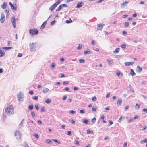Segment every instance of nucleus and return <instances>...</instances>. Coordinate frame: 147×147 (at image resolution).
<instances>
[{
  "label": "nucleus",
  "instance_id": "nucleus-43",
  "mask_svg": "<svg viewBox=\"0 0 147 147\" xmlns=\"http://www.w3.org/2000/svg\"><path fill=\"white\" fill-rule=\"evenodd\" d=\"M88 121L87 119H84L83 121V123L86 124H88Z\"/></svg>",
  "mask_w": 147,
  "mask_h": 147
},
{
  "label": "nucleus",
  "instance_id": "nucleus-7",
  "mask_svg": "<svg viewBox=\"0 0 147 147\" xmlns=\"http://www.w3.org/2000/svg\"><path fill=\"white\" fill-rule=\"evenodd\" d=\"M15 19L14 17H12L11 19V20L12 23V26L13 28H15L16 26Z\"/></svg>",
  "mask_w": 147,
  "mask_h": 147
},
{
  "label": "nucleus",
  "instance_id": "nucleus-47",
  "mask_svg": "<svg viewBox=\"0 0 147 147\" xmlns=\"http://www.w3.org/2000/svg\"><path fill=\"white\" fill-rule=\"evenodd\" d=\"M96 107L95 106H93L92 108V110L94 111H96Z\"/></svg>",
  "mask_w": 147,
  "mask_h": 147
},
{
  "label": "nucleus",
  "instance_id": "nucleus-48",
  "mask_svg": "<svg viewBox=\"0 0 147 147\" xmlns=\"http://www.w3.org/2000/svg\"><path fill=\"white\" fill-rule=\"evenodd\" d=\"M74 143L75 144H77L78 145H79V142L78 141V140H75L74 141Z\"/></svg>",
  "mask_w": 147,
  "mask_h": 147
},
{
  "label": "nucleus",
  "instance_id": "nucleus-28",
  "mask_svg": "<svg viewBox=\"0 0 147 147\" xmlns=\"http://www.w3.org/2000/svg\"><path fill=\"white\" fill-rule=\"evenodd\" d=\"M51 101V99L48 98L45 101V102L47 104H49Z\"/></svg>",
  "mask_w": 147,
  "mask_h": 147
},
{
  "label": "nucleus",
  "instance_id": "nucleus-60",
  "mask_svg": "<svg viewBox=\"0 0 147 147\" xmlns=\"http://www.w3.org/2000/svg\"><path fill=\"white\" fill-rule=\"evenodd\" d=\"M133 121V119L132 118H131L130 119V120L128 121V122L130 123L132 122Z\"/></svg>",
  "mask_w": 147,
  "mask_h": 147
},
{
  "label": "nucleus",
  "instance_id": "nucleus-24",
  "mask_svg": "<svg viewBox=\"0 0 147 147\" xmlns=\"http://www.w3.org/2000/svg\"><path fill=\"white\" fill-rule=\"evenodd\" d=\"M119 50H120V49L119 48H117L114 51H113V53L114 54L117 53L119 52Z\"/></svg>",
  "mask_w": 147,
  "mask_h": 147
},
{
  "label": "nucleus",
  "instance_id": "nucleus-15",
  "mask_svg": "<svg viewBox=\"0 0 147 147\" xmlns=\"http://www.w3.org/2000/svg\"><path fill=\"white\" fill-rule=\"evenodd\" d=\"M56 5L54 3L53 4L51 7L49 8V9L51 11L53 10L55 8L57 7Z\"/></svg>",
  "mask_w": 147,
  "mask_h": 147
},
{
  "label": "nucleus",
  "instance_id": "nucleus-40",
  "mask_svg": "<svg viewBox=\"0 0 147 147\" xmlns=\"http://www.w3.org/2000/svg\"><path fill=\"white\" fill-rule=\"evenodd\" d=\"M140 107V105L138 103H136V104L135 107L136 108H138V109H139V107Z\"/></svg>",
  "mask_w": 147,
  "mask_h": 147
},
{
  "label": "nucleus",
  "instance_id": "nucleus-13",
  "mask_svg": "<svg viewBox=\"0 0 147 147\" xmlns=\"http://www.w3.org/2000/svg\"><path fill=\"white\" fill-rule=\"evenodd\" d=\"M134 63V62H125L124 63L125 65L126 66H129L131 65H132Z\"/></svg>",
  "mask_w": 147,
  "mask_h": 147
},
{
  "label": "nucleus",
  "instance_id": "nucleus-12",
  "mask_svg": "<svg viewBox=\"0 0 147 147\" xmlns=\"http://www.w3.org/2000/svg\"><path fill=\"white\" fill-rule=\"evenodd\" d=\"M84 5V3L82 2H79L76 5V8H79L80 7H82Z\"/></svg>",
  "mask_w": 147,
  "mask_h": 147
},
{
  "label": "nucleus",
  "instance_id": "nucleus-58",
  "mask_svg": "<svg viewBox=\"0 0 147 147\" xmlns=\"http://www.w3.org/2000/svg\"><path fill=\"white\" fill-rule=\"evenodd\" d=\"M129 108V107L128 105H127L125 107V110L127 111Z\"/></svg>",
  "mask_w": 147,
  "mask_h": 147
},
{
  "label": "nucleus",
  "instance_id": "nucleus-62",
  "mask_svg": "<svg viewBox=\"0 0 147 147\" xmlns=\"http://www.w3.org/2000/svg\"><path fill=\"white\" fill-rule=\"evenodd\" d=\"M87 134H90L91 133V131L90 129H88L87 131Z\"/></svg>",
  "mask_w": 147,
  "mask_h": 147
},
{
  "label": "nucleus",
  "instance_id": "nucleus-14",
  "mask_svg": "<svg viewBox=\"0 0 147 147\" xmlns=\"http://www.w3.org/2000/svg\"><path fill=\"white\" fill-rule=\"evenodd\" d=\"M104 25V24H98L97 28V29L99 30H101Z\"/></svg>",
  "mask_w": 147,
  "mask_h": 147
},
{
  "label": "nucleus",
  "instance_id": "nucleus-29",
  "mask_svg": "<svg viewBox=\"0 0 147 147\" xmlns=\"http://www.w3.org/2000/svg\"><path fill=\"white\" fill-rule=\"evenodd\" d=\"M129 74H130L132 76H133L136 74L134 72L133 70L132 69H131V72Z\"/></svg>",
  "mask_w": 147,
  "mask_h": 147
},
{
  "label": "nucleus",
  "instance_id": "nucleus-53",
  "mask_svg": "<svg viewBox=\"0 0 147 147\" xmlns=\"http://www.w3.org/2000/svg\"><path fill=\"white\" fill-rule=\"evenodd\" d=\"M70 20V21L68 20H66V22L67 23H69L71 22H72V21L71 19Z\"/></svg>",
  "mask_w": 147,
  "mask_h": 147
},
{
  "label": "nucleus",
  "instance_id": "nucleus-23",
  "mask_svg": "<svg viewBox=\"0 0 147 147\" xmlns=\"http://www.w3.org/2000/svg\"><path fill=\"white\" fill-rule=\"evenodd\" d=\"M7 4L6 2H4L1 5V7L4 9H5L7 7Z\"/></svg>",
  "mask_w": 147,
  "mask_h": 147
},
{
  "label": "nucleus",
  "instance_id": "nucleus-33",
  "mask_svg": "<svg viewBox=\"0 0 147 147\" xmlns=\"http://www.w3.org/2000/svg\"><path fill=\"white\" fill-rule=\"evenodd\" d=\"M12 48V47H3V49L5 50H8Z\"/></svg>",
  "mask_w": 147,
  "mask_h": 147
},
{
  "label": "nucleus",
  "instance_id": "nucleus-32",
  "mask_svg": "<svg viewBox=\"0 0 147 147\" xmlns=\"http://www.w3.org/2000/svg\"><path fill=\"white\" fill-rule=\"evenodd\" d=\"M79 62L81 63H84L85 62V60L83 59H80L79 60Z\"/></svg>",
  "mask_w": 147,
  "mask_h": 147
},
{
  "label": "nucleus",
  "instance_id": "nucleus-20",
  "mask_svg": "<svg viewBox=\"0 0 147 147\" xmlns=\"http://www.w3.org/2000/svg\"><path fill=\"white\" fill-rule=\"evenodd\" d=\"M128 3V2L126 1L123 2L121 4V7H124L126 6L127 4Z\"/></svg>",
  "mask_w": 147,
  "mask_h": 147
},
{
  "label": "nucleus",
  "instance_id": "nucleus-22",
  "mask_svg": "<svg viewBox=\"0 0 147 147\" xmlns=\"http://www.w3.org/2000/svg\"><path fill=\"white\" fill-rule=\"evenodd\" d=\"M55 62H53L51 64V69H55Z\"/></svg>",
  "mask_w": 147,
  "mask_h": 147
},
{
  "label": "nucleus",
  "instance_id": "nucleus-64",
  "mask_svg": "<svg viewBox=\"0 0 147 147\" xmlns=\"http://www.w3.org/2000/svg\"><path fill=\"white\" fill-rule=\"evenodd\" d=\"M146 129H147V126H145L142 129V130H146Z\"/></svg>",
  "mask_w": 147,
  "mask_h": 147
},
{
  "label": "nucleus",
  "instance_id": "nucleus-50",
  "mask_svg": "<svg viewBox=\"0 0 147 147\" xmlns=\"http://www.w3.org/2000/svg\"><path fill=\"white\" fill-rule=\"evenodd\" d=\"M121 47L122 49H124L126 47V45L124 44H122L121 46Z\"/></svg>",
  "mask_w": 147,
  "mask_h": 147
},
{
  "label": "nucleus",
  "instance_id": "nucleus-18",
  "mask_svg": "<svg viewBox=\"0 0 147 147\" xmlns=\"http://www.w3.org/2000/svg\"><path fill=\"white\" fill-rule=\"evenodd\" d=\"M129 87L130 90V91L133 93H135V91L131 84H129Z\"/></svg>",
  "mask_w": 147,
  "mask_h": 147
},
{
  "label": "nucleus",
  "instance_id": "nucleus-39",
  "mask_svg": "<svg viewBox=\"0 0 147 147\" xmlns=\"http://www.w3.org/2000/svg\"><path fill=\"white\" fill-rule=\"evenodd\" d=\"M53 140L54 141L56 142H57V143H58V144H60V142L57 139H53Z\"/></svg>",
  "mask_w": 147,
  "mask_h": 147
},
{
  "label": "nucleus",
  "instance_id": "nucleus-51",
  "mask_svg": "<svg viewBox=\"0 0 147 147\" xmlns=\"http://www.w3.org/2000/svg\"><path fill=\"white\" fill-rule=\"evenodd\" d=\"M109 125L110 126L113 123V122L111 120H109Z\"/></svg>",
  "mask_w": 147,
  "mask_h": 147
},
{
  "label": "nucleus",
  "instance_id": "nucleus-34",
  "mask_svg": "<svg viewBox=\"0 0 147 147\" xmlns=\"http://www.w3.org/2000/svg\"><path fill=\"white\" fill-rule=\"evenodd\" d=\"M31 115L32 117H36V115L34 111H31Z\"/></svg>",
  "mask_w": 147,
  "mask_h": 147
},
{
  "label": "nucleus",
  "instance_id": "nucleus-59",
  "mask_svg": "<svg viewBox=\"0 0 147 147\" xmlns=\"http://www.w3.org/2000/svg\"><path fill=\"white\" fill-rule=\"evenodd\" d=\"M71 132L70 131H68L67 132V135H71Z\"/></svg>",
  "mask_w": 147,
  "mask_h": 147
},
{
  "label": "nucleus",
  "instance_id": "nucleus-31",
  "mask_svg": "<svg viewBox=\"0 0 147 147\" xmlns=\"http://www.w3.org/2000/svg\"><path fill=\"white\" fill-rule=\"evenodd\" d=\"M28 108L30 110H32L33 109V105L32 104L29 105L28 106Z\"/></svg>",
  "mask_w": 147,
  "mask_h": 147
},
{
  "label": "nucleus",
  "instance_id": "nucleus-41",
  "mask_svg": "<svg viewBox=\"0 0 147 147\" xmlns=\"http://www.w3.org/2000/svg\"><path fill=\"white\" fill-rule=\"evenodd\" d=\"M107 61L108 62L109 65L112 63V62L110 61V60L108 59L107 60Z\"/></svg>",
  "mask_w": 147,
  "mask_h": 147
},
{
  "label": "nucleus",
  "instance_id": "nucleus-4",
  "mask_svg": "<svg viewBox=\"0 0 147 147\" xmlns=\"http://www.w3.org/2000/svg\"><path fill=\"white\" fill-rule=\"evenodd\" d=\"M15 135L18 140L21 139V134L19 131H16L15 133Z\"/></svg>",
  "mask_w": 147,
  "mask_h": 147
},
{
  "label": "nucleus",
  "instance_id": "nucleus-54",
  "mask_svg": "<svg viewBox=\"0 0 147 147\" xmlns=\"http://www.w3.org/2000/svg\"><path fill=\"white\" fill-rule=\"evenodd\" d=\"M96 98L95 97H93L92 98V101H95L96 100Z\"/></svg>",
  "mask_w": 147,
  "mask_h": 147
},
{
  "label": "nucleus",
  "instance_id": "nucleus-10",
  "mask_svg": "<svg viewBox=\"0 0 147 147\" xmlns=\"http://www.w3.org/2000/svg\"><path fill=\"white\" fill-rule=\"evenodd\" d=\"M28 125L29 127H33L34 126L33 121L31 120H29Z\"/></svg>",
  "mask_w": 147,
  "mask_h": 147
},
{
  "label": "nucleus",
  "instance_id": "nucleus-61",
  "mask_svg": "<svg viewBox=\"0 0 147 147\" xmlns=\"http://www.w3.org/2000/svg\"><path fill=\"white\" fill-rule=\"evenodd\" d=\"M67 98V96H64L62 98V99L63 100H65Z\"/></svg>",
  "mask_w": 147,
  "mask_h": 147
},
{
  "label": "nucleus",
  "instance_id": "nucleus-25",
  "mask_svg": "<svg viewBox=\"0 0 147 147\" xmlns=\"http://www.w3.org/2000/svg\"><path fill=\"white\" fill-rule=\"evenodd\" d=\"M49 90V89H48V88L45 87H44L42 91L44 93H46Z\"/></svg>",
  "mask_w": 147,
  "mask_h": 147
},
{
  "label": "nucleus",
  "instance_id": "nucleus-35",
  "mask_svg": "<svg viewBox=\"0 0 147 147\" xmlns=\"http://www.w3.org/2000/svg\"><path fill=\"white\" fill-rule=\"evenodd\" d=\"M147 142V139H145L142 140L140 142V143L142 144L144 143Z\"/></svg>",
  "mask_w": 147,
  "mask_h": 147
},
{
  "label": "nucleus",
  "instance_id": "nucleus-17",
  "mask_svg": "<svg viewBox=\"0 0 147 147\" xmlns=\"http://www.w3.org/2000/svg\"><path fill=\"white\" fill-rule=\"evenodd\" d=\"M142 70V68L140 67L138 65L137 67L136 71L138 72H140Z\"/></svg>",
  "mask_w": 147,
  "mask_h": 147
},
{
  "label": "nucleus",
  "instance_id": "nucleus-9",
  "mask_svg": "<svg viewBox=\"0 0 147 147\" xmlns=\"http://www.w3.org/2000/svg\"><path fill=\"white\" fill-rule=\"evenodd\" d=\"M5 16L4 14L3 13H1V14L0 21L2 23H3L4 22L5 20Z\"/></svg>",
  "mask_w": 147,
  "mask_h": 147
},
{
  "label": "nucleus",
  "instance_id": "nucleus-44",
  "mask_svg": "<svg viewBox=\"0 0 147 147\" xmlns=\"http://www.w3.org/2000/svg\"><path fill=\"white\" fill-rule=\"evenodd\" d=\"M82 47V45L81 44H79L77 47V49L78 50L80 49Z\"/></svg>",
  "mask_w": 147,
  "mask_h": 147
},
{
  "label": "nucleus",
  "instance_id": "nucleus-45",
  "mask_svg": "<svg viewBox=\"0 0 147 147\" xmlns=\"http://www.w3.org/2000/svg\"><path fill=\"white\" fill-rule=\"evenodd\" d=\"M129 22H126L125 23V25H124V27H127L128 26H129Z\"/></svg>",
  "mask_w": 147,
  "mask_h": 147
},
{
  "label": "nucleus",
  "instance_id": "nucleus-5",
  "mask_svg": "<svg viewBox=\"0 0 147 147\" xmlns=\"http://www.w3.org/2000/svg\"><path fill=\"white\" fill-rule=\"evenodd\" d=\"M36 44V43H32L31 44H30V49L31 51L32 52L33 51L35 50V45Z\"/></svg>",
  "mask_w": 147,
  "mask_h": 147
},
{
  "label": "nucleus",
  "instance_id": "nucleus-42",
  "mask_svg": "<svg viewBox=\"0 0 147 147\" xmlns=\"http://www.w3.org/2000/svg\"><path fill=\"white\" fill-rule=\"evenodd\" d=\"M40 111L42 112H45V111L44 109V107L42 106L41 108Z\"/></svg>",
  "mask_w": 147,
  "mask_h": 147
},
{
  "label": "nucleus",
  "instance_id": "nucleus-49",
  "mask_svg": "<svg viewBox=\"0 0 147 147\" xmlns=\"http://www.w3.org/2000/svg\"><path fill=\"white\" fill-rule=\"evenodd\" d=\"M38 99V97L37 96H35L33 97V99L34 100H37Z\"/></svg>",
  "mask_w": 147,
  "mask_h": 147
},
{
  "label": "nucleus",
  "instance_id": "nucleus-16",
  "mask_svg": "<svg viewBox=\"0 0 147 147\" xmlns=\"http://www.w3.org/2000/svg\"><path fill=\"white\" fill-rule=\"evenodd\" d=\"M5 55L4 51L2 50L0 48V57H2Z\"/></svg>",
  "mask_w": 147,
  "mask_h": 147
},
{
  "label": "nucleus",
  "instance_id": "nucleus-8",
  "mask_svg": "<svg viewBox=\"0 0 147 147\" xmlns=\"http://www.w3.org/2000/svg\"><path fill=\"white\" fill-rule=\"evenodd\" d=\"M9 3L12 9L15 11H16V10L17 6L16 4H15L14 5L11 2H9Z\"/></svg>",
  "mask_w": 147,
  "mask_h": 147
},
{
  "label": "nucleus",
  "instance_id": "nucleus-19",
  "mask_svg": "<svg viewBox=\"0 0 147 147\" xmlns=\"http://www.w3.org/2000/svg\"><path fill=\"white\" fill-rule=\"evenodd\" d=\"M122 100L121 98H119L117 100V105L119 106L122 103Z\"/></svg>",
  "mask_w": 147,
  "mask_h": 147
},
{
  "label": "nucleus",
  "instance_id": "nucleus-56",
  "mask_svg": "<svg viewBox=\"0 0 147 147\" xmlns=\"http://www.w3.org/2000/svg\"><path fill=\"white\" fill-rule=\"evenodd\" d=\"M35 107L37 110H38L39 109L38 106V105H35Z\"/></svg>",
  "mask_w": 147,
  "mask_h": 147
},
{
  "label": "nucleus",
  "instance_id": "nucleus-36",
  "mask_svg": "<svg viewBox=\"0 0 147 147\" xmlns=\"http://www.w3.org/2000/svg\"><path fill=\"white\" fill-rule=\"evenodd\" d=\"M143 113L146 114L147 113V108H144L143 109Z\"/></svg>",
  "mask_w": 147,
  "mask_h": 147
},
{
  "label": "nucleus",
  "instance_id": "nucleus-27",
  "mask_svg": "<svg viewBox=\"0 0 147 147\" xmlns=\"http://www.w3.org/2000/svg\"><path fill=\"white\" fill-rule=\"evenodd\" d=\"M125 119L124 117L121 116L118 120V121L121 122L122 120Z\"/></svg>",
  "mask_w": 147,
  "mask_h": 147
},
{
  "label": "nucleus",
  "instance_id": "nucleus-37",
  "mask_svg": "<svg viewBox=\"0 0 147 147\" xmlns=\"http://www.w3.org/2000/svg\"><path fill=\"white\" fill-rule=\"evenodd\" d=\"M69 121L71 122L72 124H74L75 123V121L72 118H71L69 119Z\"/></svg>",
  "mask_w": 147,
  "mask_h": 147
},
{
  "label": "nucleus",
  "instance_id": "nucleus-52",
  "mask_svg": "<svg viewBox=\"0 0 147 147\" xmlns=\"http://www.w3.org/2000/svg\"><path fill=\"white\" fill-rule=\"evenodd\" d=\"M96 121V118L95 117L92 120V123H94Z\"/></svg>",
  "mask_w": 147,
  "mask_h": 147
},
{
  "label": "nucleus",
  "instance_id": "nucleus-6",
  "mask_svg": "<svg viewBox=\"0 0 147 147\" xmlns=\"http://www.w3.org/2000/svg\"><path fill=\"white\" fill-rule=\"evenodd\" d=\"M65 7H68V6L66 4H61L58 7V8L56 9V11H59L60 9H61L62 8Z\"/></svg>",
  "mask_w": 147,
  "mask_h": 147
},
{
  "label": "nucleus",
  "instance_id": "nucleus-2",
  "mask_svg": "<svg viewBox=\"0 0 147 147\" xmlns=\"http://www.w3.org/2000/svg\"><path fill=\"white\" fill-rule=\"evenodd\" d=\"M17 97L18 100L21 102L23 101L24 96L22 93L20 92L17 95Z\"/></svg>",
  "mask_w": 147,
  "mask_h": 147
},
{
  "label": "nucleus",
  "instance_id": "nucleus-57",
  "mask_svg": "<svg viewBox=\"0 0 147 147\" xmlns=\"http://www.w3.org/2000/svg\"><path fill=\"white\" fill-rule=\"evenodd\" d=\"M55 22V20L53 21H52L51 23V25H53L54 24V23Z\"/></svg>",
  "mask_w": 147,
  "mask_h": 147
},
{
  "label": "nucleus",
  "instance_id": "nucleus-63",
  "mask_svg": "<svg viewBox=\"0 0 147 147\" xmlns=\"http://www.w3.org/2000/svg\"><path fill=\"white\" fill-rule=\"evenodd\" d=\"M138 117H139L137 115H136L134 117V119H137Z\"/></svg>",
  "mask_w": 147,
  "mask_h": 147
},
{
  "label": "nucleus",
  "instance_id": "nucleus-26",
  "mask_svg": "<svg viewBox=\"0 0 147 147\" xmlns=\"http://www.w3.org/2000/svg\"><path fill=\"white\" fill-rule=\"evenodd\" d=\"M47 23V21H45L42 24V25L41 27V28L42 29H43L44 28L45 26Z\"/></svg>",
  "mask_w": 147,
  "mask_h": 147
},
{
  "label": "nucleus",
  "instance_id": "nucleus-21",
  "mask_svg": "<svg viewBox=\"0 0 147 147\" xmlns=\"http://www.w3.org/2000/svg\"><path fill=\"white\" fill-rule=\"evenodd\" d=\"M116 74L120 77H122L123 76V74L120 72H117Z\"/></svg>",
  "mask_w": 147,
  "mask_h": 147
},
{
  "label": "nucleus",
  "instance_id": "nucleus-3",
  "mask_svg": "<svg viewBox=\"0 0 147 147\" xmlns=\"http://www.w3.org/2000/svg\"><path fill=\"white\" fill-rule=\"evenodd\" d=\"M29 32L32 35H36L38 34V31L37 30L30 29Z\"/></svg>",
  "mask_w": 147,
  "mask_h": 147
},
{
  "label": "nucleus",
  "instance_id": "nucleus-55",
  "mask_svg": "<svg viewBox=\"0 0 147 147\" xmlns=\"http://www.w3.org/2000/svg\"><path fill=\"white\" fill-rule=\"evenodd\" d=\"M69 83V82L68 81H65L63 82V85H64V84H68Z\"/></svg>",
  "mask_w": 147,
  "mask_h": 147
},
{
  "label": "nucleus",
  "instance_id": "nucleus-11",
  "mask_svg": "<svg viewBox=\"0 0 147 147\" xmlns=\"http://www.w3.org/2000/svg\"><path fill=\"white\" fill-rule=\"evenodd\" d=\"M92 52V51L91 50L88 49L85 50L84 52V54L85 55L89 54Z\"/></svg>",
  "mask_w": 147,
  "mask_h": 147
},
{
  "label": "nucleus",
  "instance_id": "nucleus-1",
  "mask_svg": "<svg viewBox=\"0 0 147 147\" xmlns=\"http://www.w3.org/2000/svg\"><path fill=\"white\" fill-rule=\"evenodd\" d=\"M5 113L8 116H10L14 113V108L12 105L7 106L5 109Z\"/></svg>",
  "mask_w": 147,
  "mask_h": 147
},
{
  "label": "nucleus",
  "instance_id": "nucleus-46",
  "mask_svg": "<svg viewBox=\"0 0 147 147\" xmlns=\"http://www.w3.org/2000/svg\"><path fill=\"white\" fill-rule=\"evenodd\" d=\"M34 136L37 139L38 138V134L36 133H34Z\"/></svg>",
  "mask_w": 147,
  "mask_h": 147
},
{
  "label": "nucleus",
  "instance_id": "nucleus-30",
  "mask_svg": "<svg viewBox=\"0 0 147 147\" xmlns=\"http://www.w3.org/2000/svg\"><path fill=\"white\" fill-rule=\"evenodd\" d=\"M45 142L49 144H51L52 143V142L50 139L46 140L45 141Z\"/></svg>",
  "mask_w": 147,
  "mask_h": 147
},
{
  "label": "nucleus",
  "instance_id": "nucleus-38",
  "mask_svg": "<svg viewBox=\"0 0 147 147\" xmlns=\"http://www.w3.org/2000/svg\"><path fill=\"white\" fill-rule=\"evenodd\" d=\"M61 2L60 0H57V1L56 2L55 4L57 6L58 5V4L60 3Z\"/></svg>",
  "mask_w": 147,
  "mask_h": 147
}]
</instances>
